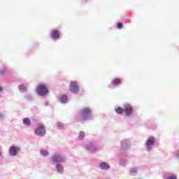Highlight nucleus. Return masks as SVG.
Wrapping results in <instances>:
<instances>
[{"label": "nucleus", "mask_w": 179, "mask_h": 179, "mask_svg": "<svg viewBox=\"0 0 179 179\" xmlns=\"http://www.w3.org/2000/svg\"><path fill=\"white\" fill-rule=\"evenodd\" d=\"M52 164L55 166V170L58 174L64 173V163L66 162V157L62 154L55 152L50 158Z\"/></svg>", "instance_id": "obj_1"}, {"label": "nucleus", "mask_w": 179, "mask_h": 179, "mask_svg": "<svg viewBox=\"0 0 179 179\" xmlns=\"http://www.w3.org/2000/svg\"><path fill=\"white\" fill-rule=\"evenodd\" d=\"M78 115H80L83 122L92 121L93 120V110L90 107L85 106L79 110Z\"/></svg>", "instance_id": "obj_2"}, {"label": "nucleus", "mask_w": 179, "mask_h": 179, "mask_svg": "<svg viewBox=\"0 0 179 179\" xmlns=\"http://www.w3.org/2000/svg\"><path fill=\"white\" fill-rule=\"evenodd\" d=\"M123 83H124V79H122V78L115 77L111 79L110 84L108 85V88L110 89V90H113V89L120 87V86H122Z\"/></svg>", "instance_id": "obj_3"}, {"label": "nucleus", "mask_w": 179, "mask_h": 179, "mask_svg": "<svg viewBox=\"0 0 179 179\" xmlns=\"http://www.w3.org/2000/svg\"><path fill=\"white\" fill-rule=\"evenodd\" d=\"M37 94L40 97H44L48 94L50 90L45 84H39L36 88Z\"/></svg>", "instance_id": "obj_4"}, {"label": "nucleus", "mask_w": 179, "mask_h": 179, "mask_svg": "<svg viewBox=\"0 0 179 179\" xmlns=\"http://www.w3.org/2000/svg\"><path fill=\"white\" fill-rule=\"evenodd\" d=\"M156 144V138L153 136H149L145 141V146L147 152H152L153 146Z\"/></svg>", "instance_id": "obj_5"}, {"label": "nucleus", "mask_w": 179, "mask_h": 179, "mask_svg": "<svg viewBox=\"0 0 179 179\" xmlns=\"http://www.w3.org/2000/svg\"><path fill=\"white\" fill-rule=\"evenodd\" d=\"M47 134V130H45V126L43 124H39L36 126V128L34 130V135L36 136H40L41 138H43L45 136V134Z\"/></svg>", "instance_id": "obj_6"}, {"label": "nucleus", "mask_w": 179, "mask_h": 179, "mask_svg": "<svg viewBox=\"0 0 179 179\" xmlns=\"http://www.w3.org/2000/svg\"><path fill=\"white\" fill-rule=\"evenodd\" d=\"M85 148L90 153H96L99 150V145L96 142L91 141L85 145Z\"/></svg>", "instance_id": "obj_7"}, {"label": "nucleus", "mask_w": 179, "mask_h": 179, "mask_svg": "<svg viewBox=\"0 0 179 179\" xmlns=\"http://www.w3.org/2000/svg\"><path fill=\"white\" fill-rule=\"evenodd\" d=\"M69 91L71 92V93H73V94H75L76 96H77V94H79V92H80V88L79 87V85H78V82L71 81L70 83Z\"/></svg>", "instance_id": "obj_8"}, {"label": "nucleus", "mask_w": 179, "mask_h": 179, "mask_svg": "<svg viewBox=\"0 0 179 179\" xmlns=\"http://www.w3.org/2000/svg\"><path fill=\"white\" fill-rule=\"evenodd\" d=\"M50 37L54 41H58L61 38V31L58 29H54L50 31Z\"/></svg>", "instance_id": "obj_9"}, {"label": "nucleus", "mask_w": 179, "mask_h": 179, "mask_svg": "<svg viewBox=\"0 0 179 179\" xmlns=\"http://www.w3.org/2000/svg\"><path fill=\"white\" fill-rule=\"evenodd\" d=\"M20 150H21L20 147L16 146V145H11L9 148L8 153H9L10 156L16 157V156H17V155H19V153L20 152Z\"/></svg>", "instance_id": "obj_10"}, {"label": "nucleus", "mask_w": 179, "mask_h": 179, "mask_svg": "<svg viewBox=\"0 0 179 179\" xmlns=\"http://www.w3.org/2000/svg\"><path fill=\"white\" fill-rule=\"evenodd\" d=\"M124 109V114L127 117H131L134 114V107L130 103H125L123 106Z\"/></svg>", "instance_id": "obj_11"}, {"label": "nucleus", "mask_w": 179, "mask_h": 179, "mask_svg": "<svg viewBox=\"0 0 179 179\" xmlns=\"http://www.w3.org/2000/svg\"><path fill=\"white\" fill-rule=\"evenodd\" d=\"M131 148V141L129 139L123 140L121 143V152L128 150Z\"/></svg>", "instance_id": "obj_12"}, {"label": "nucleus", "mask_w": 179, "mask_h": 179, "mask_svg": "<svg viewBox=\"0 0 179 179\" xmlns=\"http://www.w3.org/2000/svg\"><path fill=\"white\" fill-rule=\"evenodd\" d=\"M60 104H68L69 98L66 94H63L58 98Z\"/></svg>", "instance_id": "obj_13"}, {"label": "nucleus", "mask_w": 179, "mask_h": 179, "mask_svg": "<svg viewBox=\"0 0 179 179\" xmlns=\"http://www.w3.org/2000/svg\"><path fill=\"white\" fill-rule=\"evenodd\" d=\"M99 166L101 170H104L105 171H108V170L111 169V166H110V164L106 162H100Z\"/></svg>", "instance_id": "obj_14"}, {"label": "nucleus", "mask_w": 179, "mask_h": 179, "mask_svg": "<svg viewBox=\"0 0 179 179\" xmlns=\"http://www.w3.org/2000/svg\"><path fill=\"white\" fill-rule=\"evenodd\" d=\"M40 155L42 156V157H47L48 156H50V152L47 150L41 149Z\"/></svg>", "instance_id": "obj_15"}, {"label": "nucleus", "mask_w": 179, "mask_h": 179, "mask_svg": "<svg viewBox=\"0 0 179 179\" xmlns=\"http://www.w3.org/2000/svg\"><path fill=\"white\" fill-rule=\"evenodd\" d=\"M127 163H128V160H127V159L120 158L119 161V165L121 166V167H126Z\"/></svg>", "instance_id": "obj_16"}, {"label": "nucleus", "mask_w": 179, "mask_h": 179, "mask_svg": "<svg viewBox=\"0 0 179 179\" xmlns=\"http://www.w3.org/2000/svg\"><path fill=\"white\" fill-rule=\"evenodd\" d=\"M115 111L116 114L122 115L124 113V108L117 106V107L115 108Z\"/></svg>", "instance_id": "obj_17"}, {"label": "nucleus", "mask_w": 179, "mask_h": 179, "mask_svg": "<svg viewBox=\"0 0 179 179\" xmlns=\"http://www.w3.org/2000/svg\"><path fill=\"white\" fill-rule=\"evenodd\" d=\"M18 89H19L20 93H26V92H27V87H26L24 84L20 85L18 86Z\"/></svg>", "instance_id": "obj_18"}, {"label": "nucleus", "mask_w": 179, "mask_h": 179, "mask_svg": "<svg viewBox=\"0 0 179 179\" xmlns=\"http://www.w3.org/2000/svg\"><path fill=\"white\" fill-rule=\"evenodd\" d=\"M22 122L24 125H26L27 127H30L31 125V120H30L29 117L24 118Z\"/></svg>", "instance_id": "obj_19"}, {"label": "nucleus", "mask_w": 179, "mask_h": 179, "mask_svg": "<svg viewBox=\"0 0 179 179\" xmlns=\"http://www.w3.org/2000/svg\"><path fill=\"white\" fill-rule=\"evenodd\" d=\"M129 174L130 176H136L138 174V168L133 167L129 169Z\"/></svg>", "instance_id": "obj_20"}, {"label": "nucleus", "mask_w": 179, "mask_h": 179, "mask_svg": "<svg viewBox=\"0 0 179 179\" xmlns=\"http://www.w3.org/2000/svg\"><path fill=\"white\" fill-rule=\"evenodd\" d=\"M57 129L62 130V129H64V128H65V125L64 124V123H62L61 122H57Z\"/></svg>", "instance_id": "obj_21"}, {"label": "nucleus", "mask_w": 179, "mask_h": 179, "mask_svg": "<svg viewBox=\"0 0 179 179\" xmlns=\"http://www.w3.org/2000/svg\"><path fill=\"white\" fill-rule=\"evenodd\" d=\"M85 136V131H80L79 132V134H78V139H80V141H82L83 139H84Z\"/></svg>", "instance_id": "obj_22"}, {"label": "nucleus", "mask_w": 179, "mask_h": 179, "mask_svg": "<svg viewBox=\"0 0 179 179\" xmlns=\"http://www.w3.org/2000/svg\"><path fill=\"white\" fill-rule=\"evenodd\" d=\"M165 179H177V175L169 173Z\"/></svg>", "instance_id": "obj_23"}, {"label": "nucleus", "mask_w": 179, "mask_h": 179, "mask_svg": "<svg viewBox=\"0 0 179 179\" xmlns=\"http://www.w3.org/2000/svg\"><path fill=\"white\" fill-rule=\"evenodd\" d=\"M24 98L28 101H33V96L30 94H27L24 95Z\"/></svg>", "instance_id": "obj_24"}, {"label": "nucleus", "mask_w": 179, "mask_h": 179, "mask_svg": "<svg viewBox=\"0 0 179 179\" xmlns=\"http://www.w3.org/2000/svg\"><path fill=\"white\" fill-rule=\"evenodd\" d=\"M6 117V112H0V121H3Z\"/></svg>", "instance_id": "obj_25"}, {"label": "nucleus", "mask_w": 179, "mask_h": 179, "mask_svg": "<svg viewBox=\"0 0 179 179\" xmlns=\"http://www.w3.org/2000/svg\"><path fill=\"white\" fill-rule=\"evenodd\" d=\"M116 27L118 30H121V29L124 27V24L121 22H119L117 23Z\"/></svg>", "instance_id": "obj_26"}, {"label": "nucleus", "mask_w": 179, "mask_h": 179, "mask_svg": "<svg viewBox=\"0 0 179 179\" xmlns=\"http://www.w3.org/2000/svg\"><path fill=\"white\" fill-rule=\"evenodd\" d=\"M38 48V43H36L31 48V50H37Z\"/></svg>", "instance_id": "obj_27"}, {"label": "nucleus", "mask_w": 179, "mask_h": 179, "mask_svg": "<svg viewBox=\"0 0 179 179\" xmlns=\"http://www.w3.org/2000/svg\"><path fill=\"white\" fill-rule=\"evenodd\" d=\"M5 72H6L5 69H1L0 70V76H3V75H5Z\"/></svg>", "instance_id": "obj_28"}, {"label": "nucleus", "mask_w": 179, "mask_h": 179, "mask_svg": "<svg viewBox=\"0 0 179 179\" xmlns=\"http://www.w3.org/2000/svg\"><path fill=\"white\" fill-rule=\"evenodd\" d=\"M174 157H176V159H179V150L175 153Z\"/></svg>", "instance_id": "obj_29"}, {"label": "nucleus", "mask_w": 179, "mask_h": 179, "mask_svg": "<svg viewBox=\"0 0 179 179\" xmlns=\"http://www.w3.org/2000/svg\"><path fill=\"white\" fill-rule=\"evenodd\" d=\"M44 106H45V107H48L50 106V103H48V101H45L44 102Z\"/></svg>", "instance_id": "obj_30"}, {"label": "nucleus", "mask_w": 179, "mask_h": 179, "mask_svg": "<svg viewBox=\"0 0 179 179\" xmlns=\"http://www.w3.org/2000/svg\"><path fill=\"white\" fill-rule=\"evenodd\" d=\"M3 88L0 86V93H1V92H3Z\"/></svg>", "instance_id": "obj_31"}, {"label": "nucleus", "mask_w": 179, "mask_h": 179, "mask_svg": "<svg viewBox=\"0 0 179 179\" xmlns=\"http://www.w3.org/2000/svg\"><path fill=\"white\" fill-rule=\"evenodd\" d=\"M89 0H83V2H87Z\"/></svg>", "instance_id": "obj_32"}, {"label": "nucleus", "mask_w": 179, "mask_h": 179, "mask_svg": "<svg viewBox=\"0 0 179 179\" xmlns=\"http://www.w3.org/2000/svg\"><path fill=\"white\" fill-rule=\"evenodd\" d=\"M1 151H0V156H1Z\"/></svg>", "instance_id": "obj_33"}]
</instances>
